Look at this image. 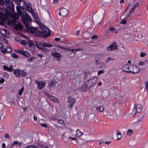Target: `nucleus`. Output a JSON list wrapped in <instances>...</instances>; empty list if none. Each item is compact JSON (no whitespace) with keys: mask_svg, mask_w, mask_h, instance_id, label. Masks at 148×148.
Listing matches in <instances>:
<instances>
[{"mask_svg":"<svg viewBox=\"0 0 148 148\" xmlns=\"http://www.w3.org/2000/svg\"><path fill=\"white\" fill-rule=\"evenodd\" d=\"M5 3L6 7L4 11L6 14L0 12V16L2 20L5 21L8 19V16L10 18L14 19L18 18L19 16L16 13L11 14L14 11V4L13 2L10 0H0V6H3Z\"/></svg>","mask_w":148,"mask_h":148,"instance_id":"1","label":"nucleus"},{"mask_svg":"<svg viewBox=\"0 0 148 148\" xmlns=\"http://www.w3.org/2000/svg\"><path fill=\"white\" fill-rule=\"evenodd\" d=\"M17 12L18 14V16H21L22 21L23 22L25 25L26 27H28L30 23L32 21V19L30 16L25 12H22L20 9L19 8L18 6L16 7ZM19 18L17 19H14L11 20L9 21L8 23L9 24L12 25H16L18 23V22L15 20L16 19H18Z\"/></svg>","mask_w":148,"mask_h":148,"instance_id":"2","label":"nucleus"},{"mask_svg":"<svg viewBox=\"0 0 148 148\" xmlns=\"http://www.w3.org/2000/svg\"><path fill=\"white\" fill-rule=\"evenodd\" d=\"M97 81V78L95 77L87 81L84 85L83 87L86 90L90 89L94 85Z\"/></svg>","mask_w":148,"mask_h":148,"instance_id":"3","label":"nucleus"},{"mask_svg":"<svg viewBox=\"0 0 148 148\" xmlns=\"http://www.w3.org/2000/svg\"><path fill=\"white\" fill-rule=\"evenodd\" d=\"M105 115L108 118L111 120L117 119V114L112 110H109Z\"/></svg>","mask_w":148,"mask_h":148,"instance_id":"4","label":"nucleus"},{"mask_svg":"<svg viewBox=\"0 0 148 148\" xmlns=\"http://www.w3.org/2000/svg\"><path fill=\"white\" fill-rule=\"evenodd\" d=\"M14 73L17 77H23L26 75L25 73L23 71L18 69L14 70Z\"/></svg>","mask_w":148,"mask_h":148,"instance_id":"5","label":"nucleus"},{"mask_svg":"<svg viewBox=\"0 0 148 148\" xmlns=\"http://www.w3.org/2000/svg\"><path fill=\"white\" fill-rule=\"evenodd\" d=\"M130 73H138L140 70L139 67L136 65H130Z\"/></svg>","mask_w":148,"mask_h":148,"instance_id":"6","label":"nucleus"},{"mask_svg":"<svg viewBox=\"0 0 148 148\" xmlns=\"http://www.w3.org/2000/svg\"><path fill=\"white\" fill-rule=\"evenodd\" d=\"M69 11L66 9L62 8L60 10L59 15L63 17L66 16L69 13Z\"/></svg>","mask_w":148,"mask_h":148,"instance_id":"7","label":"nucleus"},{"mask_svg":"<svg viewBox=\"0 0 148 148\" xmlns=\"http://www.w3.org/2000/svg\"><path fill=\"white\" fill-rule=\"evenodd\" d=\"M16 52L18 53L21 54L26 57H29L30 56L29 53L26 51H23L22 50L17 49Z\"/></svg>","mask_w":148,"mask_h":148,"instance_id":"8","label":"nucleus"},{"mask_svg":"<svg viewBox=\"0 0 148 148\" xmlns=\"http://www.w3.org/2000/svg\"><path fill=\"white\" fill-rule=\"evenodd\" d=\"M35 82L37 84V88L39 89H41L45 86L46 83L42 81H39L36 80Z\"/></svg>","mask_w":148,"mask_h":148,"instance_id":"9","label":"nucleus"},{"mask_svg":"<svg viewBox=\"0 0 148 148\" xmlns=\"http://www.w3.org/2000/svg\"><path fill=\"white\" fill-rule=\"evenodd\" d=\"M117 49V46L116 43L114 42L112 44L110 45L108 47L107 50L110 51L114 50H116Z\"/></svg>","mask_w":148,"mask_h":148,"instance_id":"10","label":"nucleus"},{"mask_svg":"<svg viewBox=\"0 0 148 148\" xmlns=\"http://www.w3.org/2000/svg\"><path fill=\"white\" fill-rule=\"evenodd\" d=\"M51 34L50 32L48 29H42V35L44 36L47 37Z\"/></svg>","mask_w":148,"mask_h":148,"instance_id":"11","label":"nucleus"},{"mask_svg":"<svg viewBox=\"0 0 148 148\" xmlns=\"http://www.w3.org/2000/svg\"><path fill=\"white\" fill-rule=\"evenodd\" d=\"M131 69L130 66H129L127 64L124 65L122 68L123 71L127 73H130V70Z\"/></svg>","mask_w":148,"mask_h":148,"instance_id":"12","label":"nucleus"},{"mask_svg":"<svg viewBox=\"0 0 148 148\" xmlns=\"http://www.w3.org/2000/svg\"><path fill=\"white\" fill-rule=\"evenodd\" d=\"M27 31L29 33H35L37 30V28L32 27H26Z\"/></svg>","mask_w":148,"mask_h":148,"instance_id":"13","label":"nucleus"},{"mask_svg":"<svg viewBox=\"0 0 148 148\" xmlns=\"http://www.w3.org/2000/svg\"><path fill=\"white\" fill-rule=\"evenodd\" d=\"M51 55L53 57L57 58L58 60H60L61 57V55L57 52H51Z\"/></svg>","mask_w":148,"mask_h":148,"instance_id":"14","label":"nucleus"},{"mask_svg":"<svg viewBox=\"0 0 148 148\" xmlns=\"http://www.w3.org/2000/svg\"><path fill=\"white\" fill-rule=\"evenodd\" d=\"M142 106L139 104H137L136 106H134V109H136V112L137 113H139L141 112L142 109Z\"/></svg>","mask_w":148,"mask_h":148,"instance_id":"15","label":"nucleus"},{"mask_svg":"<svg viewBox=\"0 0 148 148\" xmlns=\"http://www.w3.org/2000/svg\"><path fill=\"white\" fill-rule=\"evenodd\" d=\"M75 101V99L74 98H73L72 97H69L68 98V102L70 104V108H72L74 105V102Z\"/></svg>","mask_w":148,"mask_h":148,"instance_id":"16","label":"nucleus"},{"mask_svg":"<svg viewBox=\"0 0 148 148\" xmlns=\"http://www.w3.org/2000/svg\"><path fill=\"white\" fill-rule=\"evenodd\" d=\"M0 33L3 36L5 37H7L8 35V31L6 29H0Z\"/></svg>","mask_w":148,"mask_h":148,"instance_id":"17","label":"nucleus"},{"mask_svg":"<svg viewBox=\"0 0 148 148\" xmlns=\"http://www.w3.org/2000/svg\"><path fill=\"white\" fill-rule=\"evenodd\" d=\"M104 108L103 105L97 107L96 110L100 112H102L104 111Z\"/></svg>","mask_w":148,"mask_h":148,"instance_id":"18","label":"nucleus"},{"mask_svg":"<svg viewBox=\"0 0 148 148\" xmlns=\"http://www.w3.org/2000/svg\"><path fill=\"white\" fill-rule=\"evenodd\" d=\"M27 45H28L29 48L35 47L33 41L30 40L27 41Z\"/></svg>","mask_w":148,"mask_h":148,"instance_id":"19","label":"nucleus"},{"mask_svg":"<svg viewBox=\"0 0 148 148\" xmlns=\"http://www.w3.org/2000/svg\"><path fill=\"white\" fill-rule=\"evenodd\" d=\"M22 144V143L20 142H18L17 140L14 141L13 143L12 144V146L16 145V146H20Z\"/></svg>","mask_w":148,"mask_h":148,"instance_id":"20","label":"nucleus"},{"mask_svg":"<svg viewBox=\"0 0 148 148\" xmlns=\"http://www.w3.org/2000/svg\"><path fill=\"white\" fill-rule=\"evenodd\" d=\"M83 134L79 130H76V136L77 137H79L82 136Z\"/></svg>","mask_w":148,"mask_h":148,"instance_id":"21","label":"nucleus"},{"mask_svg":"<svg viewBox=\"0 0 148 148\" xmlns=\"http://www.w3.org/2000/svg\"><path fill=\"white\" fill-rule=\"evenodd\" d=\"M35 32L36 33L35 35L36 36H40L42 35V30L41 31H40L39 30H38V29H37V30Z\"/></svg>","mask_w":148,"mask_h":148,"instance_id":"22","label":"nucleus"},{"mask_svg":"<svg viewBox=\"0 0 148 148\" xmlns=\"http://www.w3.org/2000/svg\"><path fill=\"white\" fill-rule=\"evenodd\" d=\"M115 60V59L113 58H111V57H108V58L106 60H105V61L106 62V64H108L109 63V61H113Z\"/></svg>","mask_w":148,"mask_h":148,"instance_id":"23","label":"nucleus"},{"mask_svg":"<svg viewBox=\"0 0 148 148\" xmlns=\"http://www.w3.org/2000/svg\"><path fill=\"white\" fill-rule=\"evenodd\" d=\"M95 117V115L93 113H91L88 116V118L90 120H93Z\"/></svg>","mask_w":148,"mask_h":148,"instance_id":"24","label":"nucleus"},{"mask_svg":"<svg viewBox=\"0 0 148 148\" xmlns=\"http://www.w3.org/2000/svg\"><path fill=\"white\" fill-rule=\"evenodd\" d=\"M145 114H144L143 115L140 116L138 119L137 121L138 122H142L143 120Z\"/></svg>","mask_w":148,"mask_h":148,"instance_id":"25","label":"nucleus"},{"mask_svg":"<svg viewBox=\"0 0 148 148\" xmlns=\"http://www.w3.org/2000/svg\"><path fill=\"white\" fill-rule=\"evenodd\" d=\"M49 99L53 101L56 103L58 101V99L57 98L52 96H51L50 97Z\"/></svg>","mask_w":148,"mask_h":148,"instance_id":"26","label":"nucleus"},{"mask_svg":"<svg viewBox=\"0 0 148 148\" xmlns=\"http://www.w3.org/2000/svg\"><path fill=\"white\" fill-rule=\"evenodd\" d=\"M41 49L44 53H47L49 51V50L48 49L45 48L44 47H42Z\"/></svg>","mask_w":148,"mask_h":148,"instance_id":"27","label":"nucleus"},{"mask_svg":"<svg viewBox=\"0 0 148 148\" xmlns=\"http://www.w3.org/2000/svg\"><path fill=\"white\" fill-rule=\"evenodd\" d=\"M132 134V130H129L127 131L126 134L127 136H129L131 135Z\"/></svg>","mask_w":148,"mask_h":148,"instance_id":"28","label":"nucleus"},{"mask_svg":"<svg viewBox=\"0 0 148 148\" xmlns=\"http://www.w3.org/2000/svg\"><path fill=\"white\" fill-rule=\"evenodd\" d=\"M57 47H59V48L65 50H69V48H65V47H63L62 46H60V45H57Z\"/></svg>","mask_w":148,"mask_h":148,"instance_id":"29","label":"nucleus"},{"mask_svg":"<svg viewBox=\"0 0 148 148\" xmlns=\"http://www.w3.org/2000/svg\"><path fill=\"white\" fill-rule=\"evenodd\" d=\"M24 90V88L23 87L21 88V89L18 92V94L20 95H22L23 92Z\"/></svg>","mask_w":148,"mask_h":148,"instance_id":"30","label":"nucleus"},{"mask_svg":"<svg viewBox=\"0 0 148 148\" xmlns=\"http://www.w3.org/2000/svg\"><path fill=\"white\" fill-rule=\"evenodd\" d=\"M43 45L47 47H51L52 46V45H51L50 44L44 42L43 43Z\"/></svg>","mask_w":148,"mask_h":148,"instance_id":"31","label":"nucleus"},{"mask_svg":"<svg viewBox=\"0 0 148 148\" xmlns=\"http://www.w3.org/2000/svg\"><path fill=\"white\" fill-rule=\"evenodd\" d=\"M6 48L8 52L10 53L12 51V49L10 46H7Z\"/></svg>","mask_w":148,"mask_h":148,"instance_id":"32","label":"nucleus"},{"mask_svg":"<svg viewBox=\"0 0 148 148\" xmlns=\"http://www.w3.org/2000/svg\"><path fill=\"white\" fill-rule=\"evenodd\" d=\"M3 69L4 70H7L8 71H11L10 70V69H9V67L5 65H4L3 66Z\"/></svg>","mask_w":148,"mask_h":148,"instance_id":"33","label":"nucleus"},{"mask_svg":"<svg viewBox=\"0 0 148 148\" xmlns=\"http://www.w3.org/2000/svg\"><path fill=\"white\" fill-rule=\"evenodd\" d=\"M27 42L25 40H22L20 41L21 44L23 45H26L27 44Z\"/></svg>","mask_w":148,"mask_h":148,"instance_id":"34","label":"nucleus"},{"mask_svg":"<svg viewBox=\"0 0 148 148\" xmlns=\"http://www.w3.org/2000/svg\"><path fill=\"white\" fill-rule=\"evenodd\" d=\"M56 84V82H54V81H51L49 85V86H50V87L51 88L52 87V86L55 85Z\"/></svg>","mask_w":148,"mask_h":148,"instance_id":"35","label":"nucleus"},{"mask_svg":"<svg viewBox=\"0 0 148 148\" xmlns=\"http://www.w3.org/2000/svg\"><path fill=\"white\" fill-rule=\"evenodd\" d=\"M12 57L14 58H18V56L16 54L14 53H12L11 54Z\"/></svg>","mask_w":148,"mask_h":148,"instance_id":"36","label":"nucleus"},{"mask_svg":"<svg viewBox=\"0 0 148 148\" xmlns=\"http://www.w3.org/2000/svg\"><path fill=\"white\" fill-rule=\"evenodd\" d=\"M27 9L30 12H32V9L31 7H30L29 5H27Z\"/></svg>","mask_w":148,"mask_h":148,"instance_id":"37","label":"nucleus"},{"mask_svg":"<svg viewBox=\"0 0 148 148\" xmlns=\"http://www.w3.org/2000/svg\"><path fill=\"white\" fill-rule=\"evenodd\" d=\"M146 55L145 53L144 52H141L140 53V56L141 57H143Z\"/></svg>","mask_w":148,"mask_h":148,"instance_id":"38","label":"nucleus"},{"mask_svg":"<svg viewBox=\"0 0 148 148\" xmlns=\"http://www.w3.org/2000/svg\"><path fill=\"white\" fill-rule=\"evenodd\" d=\"M35 58L34 57H32L31 58H29L27 60L29 62H32L33 61V60Z\"/></svg>","mask_w":148,"mask_h":148,"instance_id":"39","label":"nucleus"},{"mask_svg":"<svg viewBox=\"0 0 148 148\" xmlns=\"http://www.w3.org/2000/svg\"><path fill=\"white\" fill-rule=\"evenodd\" d=\"M1 51L2 53H6L8 52L6 49H5V48H3L1 49Z\"/></svg>","mask_w":148,"mask_h":148,"instance_id":"40","label":"nucleus"},{"mask_svg":"<svg viewBox=\"0 0 148 148\" xmlns=\"http://www.w3.org/2000/svg\"><path fill=\"white\" fill-rule=\"evenodd\" d=\"M44 94L47 97H49V98L50 96H51V95H50L47 92H44Z\"/></svg>","mask_w":148,"mask_h":148,"instance_id":"41","label":"nucleus"},{"mask_svg":"<svg viewBox=\"0 0 148 148\" xmlns=\"http://www.w3.org/2000/svg\"><path fill=\"white\" fill-rule=\"evenodd\" d=\"M145 84L146 89L147 91H148V82L146 81Z\"/></svg>","mask_w":148,"mask_h":148,"instance_id":"42","label":"nucleus"},{"mask_svg":"<svg viewBox=\"0 0 148 148\" xmlns=\"http://www.w3.org/2000/svg\"><path fill=\"white\" fill-rule=\"evenodd\" d=\"M139 6V3H135L134 6L133 8L135 9L136 8L138 7Z\"/></svg>","mask_w":148,"mask_h":148,"instance_id":"43","label":"nucleus"},{"mask_svg":"<svg viewBox=\"0 0 148 148\" xmlns=\"http://www.w3.org/2000/svg\"><path fill=\"white\" fill-rule=\"evenodd\" d=\"M104 72V70H100L98 72V74L99 75L101 73H103Z\"/></svg>","mask_w":148,"mask_h":148,"instance_id":"44","label":"nucleus"},{"mask_svg":"<svg viewBox=\"0 0 148 148\" xmlns=\"http://www.w3.org/2000/svg\"><path fill=\"white\" fill-rule=\"evenodd\" d=\"M41 126L44 127H47V125L45 123H43L40 124Z\"/></svg>","mask_w":148,"mask_h":148,"instance_id":"45","label":"nucleus"},{"mask_svg":"<svg viewBox=\"0 0 148 148\" xmlns=\"http://www.w3.org/2000/svg\"><path fill=\"white\" fill-rule=\"evenodd\" d=\"M126 23V20L123 19L121 21V23L125 24Z\"/></svg>","mask_w":148,"mask_h":148,"instance_id":"46","label":"nucleus"},{"mask_svg":"<svg viewBox=\"0 0 148 148\" xmlns=\"http://www.w3.org/2000/svg\"><path fill=\"white\" fill-rule=\"evenodd\" d=\"M5 138H10V136L9 135L7 134H5Z\"/></svg>","mask_w":148,"mask_h":148,"instance_id":"47","label":"nucleus"},{"mask_svg":"<svg viewBox=\"0 0 148 148\" xmlns=\"http://www.w3.org/2000/svg\"><path fill=\"white\" fill-rule=\"evenodd\" d=\"M70 139L72 140H77V138L75 137H69L68 138L69 140H70Z\"/></svg>","mask_w":148,"mask_h":148,"instance_id":"48","label":"nucleus"},{"mask_svg":"<svg viewBox=\"0 0 148 148\" xmlns=\"http://www.w3.org/2000/svg\"><path fill=\"white\" fill-rule=\"evenodd\" d=\"M138 64L140 66H143L144 65V62L143 61H140V62Z\"/></svg>","mask_w":148,"mask_h":148,"instance_id":"49","label":"nucleus"},{"mask_svg":"<svg viewBox=\"0 0 148 148\" xmlns=\"http://www.w3.org/2000/svg\"><path fill=\"white\" fill-rule=\"evenodd\" d=\"M9 69H10V70H11V71H10V72H12L13 71H14V70H13V68L12 67V65H11L10 66V67L9 68Z\"/></svg>","mask_w":148,"mask_h":148,"instance_id":"50","label":"nucleus"},{"mask_svg":"<svg viewBox=\"0 0 148 148\" xmlns=\"http://www.w3.org/2000/svg\"><path fill=\"white\" fill-rule=\"evenodd\" d=\"M58 123L60 124H62L64 123V122L63 120H60L58 121Z\"/></svg>","mask_w":148,"mask_h":148,"instance_id":"51","label":"nucleus"},{"mask_svg":"<svg viewBox=\"0 0 148 148\" xmlns=\"http://www.w3.org/2000/svg\"><path fill=\"white\" fill-rule=\"evenodd\" d=\"M5 80L4 79L2 78L0 79V83H3L4 82Z\"/></svg>","mask_w":148,"mask_h":148,"instance_id":"52","label":"nucleus"},{"mask_svg":"<svg viewBox=\"0 0 148 148\" xmlns=\"http://www.w3.org/2000/svg\"><path fill=\"white\" fill-rule=\"evenodd\" d=\"M83 50V49H81L80 48H77L75 49V51H76L74 54L77 51H82Z\"/></svg>","mask_w":148,"mask_h":148,"instance_id":"53","label":"nucleus"},{"mask_svg":"<svg viewBox=\"0 0 148 148\" xmlns=\"http://www.w3.org/2000/svg\"><path fill=\"white\" fill-rule=\"evenodd\" d=\"M134 10L135 9L133 7L132 9H131L130 11L129 12V14H130L131 13L133 12L134 11Z\"/></svg>","mask_w":148,"mask_h":148,"instance_id":"54","label":"nucleus"},{"mask_svg":"<svg viewBox=\"0 0 148 148\" xmlns=\"http://www.w3.org/2000/svg\"><path fill=\"white\" fill-rule=\"evenodd\" d=\"M116 135L118 136L121 135V134L120 132L117 130L116 131Z\"/></svg>","mask_w":148,"mask_h":148,"instance_id":"55","label":"nucleus"},{"mask_svg":"<svg viewBox=\"0 0 148 148\" xmlns=\"http://www.w3.org/2000/svg\"><path fill=\"white\" fill-rule=\"evenodd\" d=\"M97 38V36L94 35L91 37V39L93 40L95 38Z\"/></svg>","mask_w":148,"mask_h":148,"instance_id":"56","label":"nucleus"},{"mask_svg":"<svg viewBox=\"0 0 148 148\" xmlns=\"http://www.w3.org/2000/svg\"><path fill=\"white\" fill-rule=\"evenodd\" d=\"M3 74H4V76L5 77H8L9 76V74L8 73H3Z\"/></svg>","mask_w":148,"mask_h":148,"instance_id":"57","label":"nucleus"},{"mask_svg":"<svg viewBox=\"0 0 148 148\" xmlns=\"http://www.w3.org/2000/svg\"><path fill=\"white\" fill-rule=\"evenodd\" d=\"M34 120L35 121H36L37 120V118L36 115L35 114H34Z\"/></svg>","mask_w":148,"mask_h":148,"instance_id":"58","label":"nucleus"},{"mask_svg":"<svg viewBox=\"0 0 148 148\" xmlns=\"http://www.w3.org/2000/svg\"><path fill=\"white\" fill-rule=\"evenodd\" d=\"M12 1L14 2H17L18 4L20 3L21 2V0H12Z\"/></svg>","mask_w":148,"mask_h":148,"instance_id":"59","label":"nucleus"},{"mask_svg":"<svg viewBox=\"0 0 148 148\" xmlns=\"http://www.w3.org/2000/svg\"><path fill=\"white\" fill-rule=\"evenodd\" d=\"M37 56L39 57H40L41 58H42L43 56V54H38Z\"/></svg>","mask_w":148,"mask_h":148,"instance_id":"60","label":"nucleus"},{"mask_svg":"<svg viewBox=\"0 0 148 148\" xmlns=\"http://www.w3.org/2000/svg\"><path fill=\"white\" fill-rule=\"evenodd\" d=\"M122 137L121 135L118 136V138L116 139V140H120Z\"/></svg>","mask_w":148,"mask_h":148,"instance_id":"61","label":"nucleus"},{"mask_svg":"<svg viewBox=\"0 0 148 148\" xmlns=\"http://www.w3.org/2000/svg\"><path fill=\"white\" fill-rule=\"evenodd\" d=\"M143 62H144V64H147L148 63V60L147 59H146Z\"/></svg>","mask_w":148,"mask_h":148,"instance_id":"62","label":"nucleus"},{"mask_svg":"<svg viewBox=\"0 0 148 148\" xmlns=\"http://www.w3.org/2000/svg\"><path fill=\"white\" fill-rule=\"evenodd\" d=\"M109 29L111 31H113L114 29V28L113 27H110L109 28Z\"/></svg>","mask_w":148,"mask_h":148,"instance_id":"63","label":"nucleus"},{"mask_svg":"<svg viewBox=\"0 0 148 148\" xmlns=\"http://www.w3.org/2000/svg\"><path fill=\"white\" fill-rule=\"evenodd\" d=\"M55 40L56 41H58L60 40V39L57 38H55Z\"/></svg>","mask_w":148,"mask_h":148,"instance_id":"64","label":"nucleus"}]
</instances>
